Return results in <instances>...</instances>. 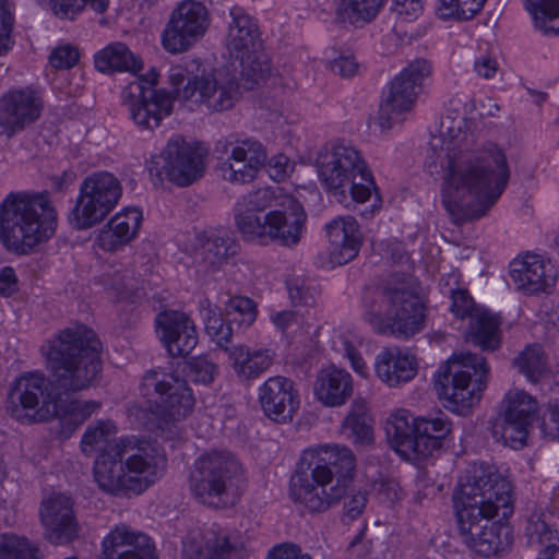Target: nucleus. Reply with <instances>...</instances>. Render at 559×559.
I'll return each mask as SVG.
<instances>
[{
    "label": "nucleus",
    "mask_w": 559,
    "mask_h": 559,
    "mask_svg": "<svg viewBox=\"0 0 559 559\" xmlns=\"http://www.w3.org/2000/svg\"><path fill=\"white\" fill-rule=\"evenodd\" d=\"M364 319L378 334L406 340L419 333L425 325V305L417 282L411 276H393L367 292Z\"/></svg>",
    "instance_id": "6"
},
{
    "label": "nucleus",
    "mask_w": 559,
    "mask_h": 559,
    "mask_svg": "<svg viewBox=\"0 0 559 559\" xmlns=\"http://www.w3.org/2000/svg\"><path fill=\"white\" fill-rule=\"evenodd\" d=\"M229 16L231 20L226 46L230 55L239 60L241 79L245 82V87L250 90L267 79L271 73L270 60L261 50L255 21L238 5L230 9Z\"/></svg>",
    "instance_id": "13"
},
{
    "label": "nucleus",
    "mask_w": 559,
    "mask_h": 559,
    "mask_svg": "<svg viewBox=\"0 0 559 559\" xmlns=\"http://www.w3.org/2000/svg\"><path fill=\"white\" fill-rule=\"evenodd\" d=\"M359 345L358 337L350 333H336L332 340V348L349 361L353 371L357 376L368 379L370 369L358 350Z\"/></svg>",
    "instance_id": "48"
},
{
    "label": "nucleus",
    "mask_w": 559,
    "mask_h": 559,
    "mask_svg": "<svg viewBox=\"0 0 559 559\" xmlns=\"http://www.w3.org/2000/svg\"><path fill=\"white\" fill-rule=\"evenodd\" d=\"M227 316L241 326L248 328L257 320L258 310L254 301L245 296H234L225 304Z\"/></svg>",
    "instance_id": "54"
},
{
    "label": "nucleus",
    "mask_w": 559,
    "mask_h": 559,
    "mask_svg": "<svg viewBox=\"0 0 559 559\" xmlns=\"http://www.w3.org/2000/svg\"><path fill=\"white\" fill-rule=\"evenodd\" d=\"M342 431L357 445L366 447L373 442L372 419L368 414L366 399H354L350 409L342 423Z\"/></svg>",
    "instance_id": "40"
},
{
    "label": "nucleus",
    "mask_w": 559,
    "mask_h": 559,
    "mask_svg": "<svg viewBox=\"0 0 559 559\" xmlns=\"http://www.w3.org/2000/svg\"><path fill=\"white\" fill-rule=\"evenodd\" d=\"M524 534L527 544L538 551V556L559 547L554 512L546 506H536L528 510Z\"/></svg>",
    "instance_id": "36"
},
{
    "label": "nucleus",
    "mask_w": 559,
    "mask_h": 559,
    "mask_svg": "<svg viewBox=\"0 0 559 559\" xmlns=\"http://www.w3.org/2000/svg\"><path fill=\"white\" fill-rule=\"evenodd\" d=\"M313 394L325 407H341L354 394V380L345 369L331 366L321 369L313 382Z\"/></svg>",
    "instance_id": "34"
},
{
    "label": "nucleus",
    "mask_w": 559,
    "mask_h": 559,
    "mask_svg": "<svg viewBox=\"0 0 559 559\" xmlns=\"http://www.w3.org/2000/svg\"><path fill=\"white\" fill-rule=\"evenodd\" d=\"M311 316H308L301 309L293 308L290 310L271 311L270 320L274 326L281 331L286 332L290 329H298L305 324H309Z\"/></svg>",
    "instance_id": "56"
},
{
    "label": "nucleus",
    "mask_w": 559,
    "mask_h": 559,
    "mask_svg": "<svg viewBox=\"0 0 559 559\" xmlns=\"http://www.w3.org/2000/svg\"><path fill=\"white\" fill-rule=\"evenodd\" d=\"M79 57V51L74 47L62 45L51 51L49 62L56 69H69L76 64Z\"/></svg>",
    "instance_id": "61"
},
{
    "label": "nucleus",
    "mask_w": 559,
    "mask_h": 559,
    "mask_svg": "<svg viewBox=\"0 0 559 559\" xmlns=\"http://www.w3.org/2000/svg\"><path fill=\"white\" fill-rule=\"evenodd\" d=\"M90 5L95 12L102 13L108 7L107 0H48V5L52 13L62 20H74L81 14L86 5Z\"/></svg>",
    "instance_id": "52"
},
{
    "label": "nucleus",
    "mask_w": 559,
    "mask_h": 559,
    "mask_svg": "<svg viewBox=\"0 0 559 559\" xmlns=\"http://www.w3.org/2000/svg\"><path fill=\"white\" fill-rule=\"evenodd\" d=\"M239 94V85L233 78L214 71L190 79L179 92V100L189 108L205 106L211 111H224L235 105Z\"/></svg>",
    "instance_id": "20"
},
{
    "label": "nucleus",
    "mask_w": 559,
    "mask_h": 559,
    "mask_svg": "<svg viewBox=\"0 0 559 559\" xmlns=\"http://www.w3.org/2000/svg\"><path fill=\"white\" fill-rule=\"evenodd\" d=\"M143 401L128 407L129 420L173 437L177 425L192 411L194 399L187 383L163 370H150L139 385Z\"/></svg>",
    "instance_id": "7"
},
{
    "label": "nucleus",
    "mask_w": 559,
    "mask_h": 559,
    "mask_svg": "<svg viewBox=\"0 0 559 559\" xmlns=\"http://www.w3.org/2000/svg\"><path fill=\"white\" fill-rule=\"evenodd\" d=\"M48 382L38 372H28L15 380L9 394V411L11 415L22 423L32 421L40 403H46L48 396Z\"/></svg>",
    "instance_id": "32"
},
{
    "label": "nucleus",
    "mask_w": 559,
    "mask_h": 559,
    "mask_svg": "<svg viewBox=\"0 0 559 559\" xmlns=\"http://www.w3.org/2000/svg\"><path fill=\"white\" fill-rule=\"evenodd\" d=\"M487 0H440L439 11L444 19L471 20L481 11Z\"/></svg>",
    "instance_id": "55"
},
{
    "label": "nucleus",
    "mask_w": 559,
    "mask_h": 559,
    "mask_svg": "<svg viewBox=\"0 0 559 559\" xmlns=\"http://www.w3.org/2000/svg\"><path fill=\"white\" fill-rule=\"evenodd\" d=\"M464 322H466V341L483 349L495 350L499 347L501 320L498 316L486 308H480L466 318Z\"/></svg>",
    "instance_id": "39"
},
{
    "label": "nucleus",
    "mask_w": 559,
    "mask_h": 559,
    "mask_svg": "<svg viewBox=\"0 0 559 559\" xmlns=\"http://www.w3.org/2000/svg\"><path fill=\"white\" fill-rule=\"evenodd\" d=\"M245 479L243 466L233 453L214 451L195 460L190 489L203 504L218 507L238 495Z\"/></svg>",
    "instance_id": "12"
},
{
    "label": "nucleus",
    "mask_w": 559,
    "mask_h": 559,
    "mask_svg": "<svg viewBox=\"0 0 559 559\" xmlns=\"http://www.w3.org/2000/svg\"><path fill=\"white\" fill-rule=\"evenodd\" d=\"M267 152L264 145L251 136L229 141L226 158L221 164L224 180L234 185L252 182L265 167Z\"/></svg>",
    "instance_id": "21"
},
{
    "label": "nucleus",
    "mask_w": 559,
    "mask_h": 559,
    "mask_svg": "<svg viewBox=\"0 0 559 559\" xmlns=\"http://www.w3.org/2000/svg\"><path fill=\"white\" fill-rule=\"evenodd\" d=\"M143 212L136 206H126L117 212L96 233L94 248L116 253L123 250L140 234Z\"/></svg>",
    "instance_id": "26"
},
{
    "label": "nucleus",
    "mask_w": 559,
    "mask_h": 559,
    "mask_svg": "<svg viewBox=\"0 0 559 559\" xmlns=\"http://www.w3.org/2000/svg\"><path fill=\"white\" fill-rule=\"evenodd\" d=\"M38 547L24 536L0 534V559H39Z\"/></svg>",
    "instance_id": "51"
},
{
    "label": "nucleus",
    "mask_w": 559,
    "mask_h": 559,
    "mask_svg": "<svg viewBox=\"0 0 559 559\" xmlns=\"http://www.w3.org/2000/svg\"><path fill=\"white\" fill-rule=\"evenodd\" d=\"M537 318L547 333L559 331V305L545 302L540 306Z\"/></svg>",
    "instance_id": "63"
},
{
    "label": "nucleus",
    "mask_w": 559,
    "mask_h": 559,
    "mask_svg": "<svg viewBox=\"0 0 559 559\" xmlns=\"http://www.w3.org/2000/svg\"><path fill=\"white\" fill-rule=\"evenodd\" d=\"M100 559H157L151 538L126 524L116 525L103 539Z\"/></svg>",
    "instance_id": "30"
},
{
    "label": "nucleus",
    "mask_w": 559,
    "mask_h": 559,
    "mask_svg": "<svg viewBox=\"0 0 559 559\" xmlns=\"http://www.w3.org/2000/svg\"><path fill=\"white\" fill-rule=\"evenodd\" d=\"M538 411V402L530 393L521 389L509 390L503 399V413L511 418L533 420Z\"/></svg>",
    "instance_id": "49"
},
{
    "label": "nucleus",
    "mask_w": 559,
    "mask_h": 559,
    "mask_svg": "<svg viewBox=\"0 0 559 559\" xmlns=\"http://www.w3.org/2000/svg\"><path fill=\"white\" fill-rule=\"evenodd\" d=\"M509 276L516 290L535 295L551 290L558 271L550 259L540 254L526 253L510 262Z\"/></svg>",
    "instance_id": "23"
},
{
    "label": "nucleus",
    "mask_w": 559,
    "mask_h": 559,
    "mask_svg": "<svg viewBox=\"0 0 559 559\" xmlns=\"http://www.w3.org/2000/svg\"><path fill=\"white\" fill-rule=\"evenodd\" d=\"M235 374L243 381L255 380L274 364L276 354L269 347L233 345L225 348Z\"/></svg>",
    "instance_id": "35"
},
{
    "label": "nucleus",
    "mask_w": 559,
    "mask_h": 559,
    "mask_svg": "<svg viewBox=\"0 0 559 559\" xmlns=\"http://www.w3.org/2000/svg\"><path fill=\"white\" fill-rule=\"evenodd\" d=\"M155 331L167 353L173 357L186 356L198 344L197 326L185 312L165 310L155 318Z\"/></svg>",
    "instance_id": "25"
},
{
    "label": "nucleus",
    "mask_w": 559,
    "mask_h": 559,
    "mask_svg": "<svg viewBox=\"0 0 559 559\" xmlns=\"http://www.w3.org/2000/svg\"><path fill=\"white\" fill-rule=\"evenodd\" d=\"M43 103L31 90L10 91L0 97V128L8 136L24 129L40 116Z\"/></svg>",
    "instance_id": "28"
},
{
    "label": "nucleus",
    "mask_w": 559,
    "mask_h": 559,
    "mask_svg": "<svg viewBox=\"0 0 559 559\" xmlns=\"http://www.w3.org/2000/svg\"><path fill=\"white\" fill-rule=\"evenodd\" d=\"M372 491L380 503L393 504L402 498V490L393 479H379L372 485Z\"/></svg>",
    "instance_id": "60"
},
{
    "label": "nucleus",
    "mask_w": 559,
    "mask_h": 559,
    "mask_svg": "<svg viewBox=\"0 0 559 559\" xmlns=\"http://www.w3.org/2000/svg\"><path fill=\"white\" fill-rule=\"evenodd\" d=\"M217 373L216 364L206 357H194L188 362L187 376L194 383L210 384Z\"/></svg>",
    "instance_id": "57"
},
{
    "label": "nucleus",
    "mask_w": 559,
    "mask_h": 559,
    "mask_svg": "<svg viewBox=\"0 0 559 559\" xmlns=\"http://www.w3.org/2000/svg\"><path fill=\"white\" fill-rule=\"evenodd\" d=\"M489 367L477 354H453L436 374L435 386L443 406L464 414L477 404L486 388Z\"/></svg>",
    "instance_id": "11"
},
{
    "label": "nucleus",
    "mask_w": 559,
    "mask_h": 559,
    "mask_svg": "<svg viewBox=\"0 0 559 559\" xmlns=\"http://www.w3.org/2000/svg\"><path fill=\"white\" fill-rule=\"evenodd\" d=\"M200 314L204 321L209 336L224 350L231 341V326L224 322L219 309L209 299L200 301Z\"/></svg>",
    "instance_id": "45"
},
{
    "label": "nucleus",
    "mask_w": 559,
    "mask_h": 559,
    "mask_svg": "<svg viewBox=\"0 0 559 559\" xmlns=\"http://www.w3.org/2000/svg\"><path fill=\"white\" fill-rule=\"evenodd\" d=\"M287 289L293 308L301 309L312 317L311 310L319 294L317 284L311 280L297 276L288 281Z\"/></svg>",
    "instance_id": "50"
},
{
    "label": "nucleus",
    "mask_w": 559,
    "mask_h": 559,
    "mask_svg": "<svg viewBox=\"0 0 559 559\" xmlns=\"http://www.w3.org/2000/svg\"><path fill=\"white\" fill-rule=\"evenodd\" d=\"M122 195L118 178L108 171L88 175L80 185L68 222L75 230H86L102 223Z\"/></svg>",
    "instance_id": "14"
},
{
    "label": "nucleus",
    "mask_w": 559,
    "mask_h": 559,
    "mask_svg": "<svg viewBox=\"0 0 559 559\" xmlns=\"http://www.w3.org/2000/svg\"><path fill=\"white\" fill-rule=\"evenodd\" d=\"M383 2L384 0H334L337 17L352 25L371 21Z\"/></svg>",
    "instance_id": "43"
},
{
    "label": "nucleus",
    "mask_w": 559,
    "mask_h": 559,
    "mask_svg": "<svg viewBox=\"0 0 559 559\" xmlns=\"http://www.w3.org/2000/svg\"><path fill=\"white\" fill-rule=\"evenodd\" d=\"M414 419L406 409H397L388 418L385 431L391 442L399 449L412 451L414 440Z\"/></svg>",
    "instance_id": "46"
},
{
    "label": "nucleus",
    "mask_w": 559,
    "mask_h": 559,
    "mask_svg": "<svg viewBox=\"0 0 559 559\" xmlns=\"http://www.w3.org/2000/svg\"><path fill=\"white\" fill-rule=\"evenodd\" d=\"M457 530L464 544L484 557L509 548L512 532L506 521L513 513L512 485L497 467L473 464L453 496Z\"/></svg>",
    "instance_id": "2"
},
{
    "label": "nucleus",
    "mask_w": 559,
    "mask_h": 559,
    "mask_svg": "<svg viewBox=\"0 0 559 559\" xmlns=\"http://www.w3.org/2000/svg\"><path fill=\"white\" fill-rule=\"evenodd\" d=\"M451 311L455 318L465 321L474 311L481 307L476 306L469 293L464 288L450 289Z\"/></svg>",
    "instance_id": "59"
},
{
    "label": "nucleus",
    "mask_w": 559,
    "mask_h": 559,
    "mask_svg": "<svg viewBox=\"0 0 559 559\" xmlns=\"http://www.w3.org/2000/svg\"><path fill=\"white\" fill-rule=\"evenodd\" d=\"M239 94V85L233 78L214 71L190 79L179 92V100L189 108L205 106L211 111H224L235 105Z\"/></svg>",
    "instance_id": "19"
},
{
    "label": "nucleus",
    "mask_w": 559,
    "mask_h": 559,
    "mask_svg": "<svg viewBox=\"0 0 559 559\" xmlns=\"http://www.w3.org/2000/svg\"><path fill=\"white\" fill-rule=\"evenodd\" d=\"M355 467V456L345 445L309 448L292 478L290 498L310 513L323 512L344 497Z\"/></svg>",
    "instance_id": "5"
},
{
    "label": "nucleus",
    "mask_w": 559,
    "mask_h": 559,
    "mask_svg": "<svg viewBox=\"0 0 559 559\" xmlns=\"http://www.w3.org/2000/svg\"><path fill=\"white\" fill-rule=\"evenodd\" d=\"M100 342L94 331L75 325L41 346L57 385L66 391L88 388L100 372Z\"/></svg>",
    "instance_id": "8"
},
{
    "label": "nucleus",
    "mask_w": 559,
    "mask_h": 559,
    "mask_svg": "<svg viewBox=\"0 0 559 559\" xmlns=\"http://www.w3.org/2000/svg\"><path fill=\"white\" fill-rule=\"evenodd\" d=\"M57 214L45 194L11 193L0 204V241L28 253L55 233Z\"/></svg>",
    "instance_id": "10"
},
{
    "label": "nucleus",
    "mask_w": 559,
    "mask_h": 559,
    "mask_svg": "<svg viewBox=\"0 0 559 559\" xmlns=\"http://www.w3.org/2000/svg\"><path fill=\"white\" fill-rule=\"evenodd\" d=\"M209 26L210 14L203 3L181 1L169 15L162 33V45L169 53L186 52L204 37Z\"/></svg>",
    "instance_id": "18"
},
{
    "label": "nucleus",
    "mask_w": 559,
    "mask_h": 559,
    "mask_svg": "<svg viewBox=\"0 0 559 559\" xmlns=\"http://www.w3.org/2000/svg\"><path fill=\"white\" fill-rule=\"evenodd\" d=\"M538 427L544 438L559 440V399L549 401L545 406Z\"/></svg>",
    "instance_id": "58"
},
{
    "label": "nucleus",
    "mask_w": 559,
    "mask_h": 559,
    "mask_svg": "<svg viewBox=\"0 0 559 559\" xmlns=\"http://www.w3.org/2000/svg\"><path fill=\"white\" fill-rule=\"evenodd\" d=\"M328 252L332 264L343 265L355 259L362 243L357 221L349 215L337 216L325 225Z\"/></svg>",
    "instance_id": "31"
},
{
    "label": "nucleus",
    "mask_w": 559,
    "mask_h": 559,
    "mask_svg": "<svg viewBox=\"0 0 559 559\" xmlns=\"http://www.w3.org/2000/svg\"><path fill=\"white\" fill-rule=\"evenodd\" d=\"M238 230L247 240L297 246L306 233L307 213L300 201L280 187L242 194L234 209Z\"/></svg>",
    "instance_id": "4"
},
{
    "label": "nucleus",
    "mask_w": 559,
    "mask_h": 559,
    "mask_svg": "<svg viewBox=\"0 0 559 559\" xmlns=\"http://www.w3.org/2000/svg\"><path fill=\"white\" fill-rule=\"evenodd\" d=\"M206 151L176 135L168 140L164 151L152 158L150 171L163 174L177 186H189L205 170Z\"/></svg>",
    "instance_id": "17"
},
{
    "label": "nucleus",
    "mask_w": 559,
    "mask_h": 559,
    "mask_svg": "<svg viewBox=\"0 0 559 559\" xmlns=\"http://www.w3.org/2000/svg\"><path fill=\"white\" fill-rule=\"evenodd\" d=\"M442 121L430 145L444 169L442 204L456 224L479 218L496 204L510 180L506 152L488 142L476 145L471 122L463 117Z\"/></svg>",
    "instance_id": "1"
},
{
    "label": "nucleus",
    "mask_w": 559,
    "mask_h": 559,
    "mask_svg": "<svg viewBox=\"0 0 559 559\" xmlns=\"http://www.w3.org/2000/svg\"><path fill=\"white\" fill-rule=\"evenodd\" d=\"M266 559H313L309 554L304 552L295 544L284 543L274 546L269 552Z\"/></svg>",
    "instance_id": "64"
},
{
    "label": "nucleus",
    "mask_w": 559,
    "mask_h": 559,
    "mask_svg": "<svg viewBox=\"0 0 559 559\" xmlns=\"http://www.w3.org/2000/svg\"><path fill=\"white\" fill-rule=\"evenodd\" d=\"M130 281L118 270H109L102 274L100 283L108 295L121 301H134L138 292L133 290Z\"/></svg>",
    "instance_id": "53"
},
{
    "label": "nucleus",
    "mask_w": 559,
    "mask_h": 559,
    "mask_svg": "<svg viewBox=\"0 0 559 559\" xmlns=\"http://www.w3.org/2000/svg\"><path fill=\"white\" fill-rule=\"evenodd\" d=\"M185 250L191 255L195 271L204 276L218 271L235 252L233 239L224 229L194 234L188 239Z\"/></svg>",
    "instance_id": "24"
},
{
    "label": "nucleus",
    "mask_w": 559,
    "mask_h": 559,
    "mask_svg": "<svg viewBox=\"0 0 559 559\" xmlns=\"http://www.w3.org/2000/svg\"><path fill=\"white\" fill-rule=\"evenodd\" d=\"M531 423L528 419L511 418L502 414L492 426V435L506 445L521 449L526 444Z\"/></svg>",
    "instance_id": "44"
},
{
    "label": "nucleus",
    "mask_w": 559,
    "mask_h": 559,
    "mask_svg": "<svg viewBox=\"0 0 559 559\" xmlns=\"http://www.w3.org/2000/svg\"><path fill=\"white\" fill-rule=\"evenodd\" d=\"M535 28L549 35H559V0H522Z\"/></svg>",
    "instance_id": "42"
},
{
    "label": "nucleus",
    "mask_w": 559,
    "mask_h": 559,
    "mask_svg": "<svg viewBox=\"0 0 559 559\" xmlns=\"http://www.w3.org/2000/svg\"><path fill=\"white\" fill-rule=\"evenodd\" d=\"M100 402L88 400L60 401L55 404V415L59 418L64 433H72L93 414L99 412Z\"/></svg>",
    "instance_id": "41"
},
{
    "label": "nucleus",
    "mask_w": 559,
    "mask_h": 559,
    "mask_svg": "<svg viewBox=\"0 0 559 559\" xmlns=\"http://www.w3.org/2000/svg\"><path fill=\"white\" fill-rule=\"evenodd\" d=\"M514 365L531 382H537L548 372L547 356L538 344L527 345L516 356Z\"/></svg>",
    "instance_id": "47"
},
{
    "label": "nucleus",
    "mask_w": 559,
    "mask_h": 559,
    "mask_svg": "<svg viewBox=\"0 0 559 559\" xmlns=\"http://www.w3.org/2000/svg\"><path fill=\"white\" fill-rule=\"evenodd\" d=\"M94 64L102 73L129 72L136 74L143 69V60L121 41H114L94 55Z\"/></svg>",
    "instance_id": "38"
},
{
    "label": "nucleus",
    "mask_w": 559,
    "mask_h": 559,
    "mask_svg": "<svg viewBox=\"0 0 559 559\" xmlns=\"http://www.w3.org/2000/svg\"><path fill=\"white\" fill-rule=\"evenodd\" d=\"M259 402L264 414L274 421L286 423L299 408V394L295 383L286 377L274 376L258 389Z\"/></svg>",
    "instance_id": "27"
},
{
    "label": "nucleus",
    "mask_w": 559,
    "mask_h": 559,
    "mask_svg": "<svg viewBox=\"0 0 559 559\" xmlns=\"http://www.w3.org/2000/svg\"><path fill=\"white\" fill-rule=\"evenodd\" d=\"M233 550L229 531L212 524L183 543V559H229Z\"/></svg>",
    "instance_id": "33"
},
{
    "label": "nucleus",
    "mask_w": 559,
    "mask_h": 559,
    "mask_svg": "<svg viewBox=\"0 0 559 559\" xmlns=\"http://www.w3.org/2000/svg\"><path fill=\"white\" fill-rule=\"evenodd\" d=\"M157 79V72L152 69L129 83L121 92L122 103L128 107L133 122L141 129L157 128L173 110V96L165 90H154Z\"/></svg>",
    "instance_id": "16"
},
{
    "label": "nucleus",
    "mask_w": 559,
    "mask_h": 559,
    "mask_svg": "<svg viewBox=\"0 0 559 559\" xmlns=\"http://www.w3.org/2000/svg\"><path fill=\"white\" fill-rule=\"evenodd\" d=\"M117 432L112 420H96L86 427L81 450L87 456L102 450L94 461L93 476L103 491L141 495L162 476L165 454L154 442L136 436H122L108 444Z\"/></svg>",
    "instance_id": "3"
},
{
    "label": "nucleus",
    "mask_w": 559,
    "mask_h": 559,
    "mask_svg": "<svg viewBox=\"0 0 559 559\" xmlns=\"http://www.w3.org/2000/svg\"><path fill=\"white\" fill-rule=\"evenodd\" d=\"M319 179L332 198L350 207L367 202L377 186L361 153L344 141L326 143L318 153Z\"/></svg>",
    "instance_id": "9"
},
{
    "label": "nucleus",
    "mask_w": 559,
    "mask_h": 559,
    "mask_svg": "<svg viewBox=\"0 0 559 559\" xmlns=\"http://www.w3.org/2000/svg\"><path fill=\"white\" fill-rule=\"evenodd\" d=\"M426 0H393L392 10L403 21L417 20L423 11Z\"/></svg>",
    "instance_id": "62"
},
{
    "label": "nucleus",
    "mask_w": 559,
    "mask_h": 559,
    "mask_svg": "<svg viewBox=\"0 0 559 559\" xmlns=\"http://www.w3.org/2000/svg\"><path fill=\"white\" fill-rule=\"evenodd\" d=\"M431 73V67L425 59H417L405 67L390 83L378 116L382 131L403 122L414 107L423 81Z\"/></svg>",
    "instance_id": "15"
},
{
    "label": "nucleus",
    "mask_w": 559,
    "mask_h": 559,
    "mask_svg": "<svg viewBox=\"0 0 559 559\" xmlns=\"http://www.w3.org/2000/svg\"><path fill=\"white\" fill-rule=\"evenodd\" d=\"M73 500L62 492H52L45 497L39 507V520L44 527V537L52 545H63L76 538V522Z\"/></svg>",
    "instance_id": "22"
},
{
    "label": "nucleus",
    "mask_w": 559,
    "mask_h": 559,
    "mask_svg": "<svg viewBox=\"0 0 559 559\" xmlns=\"http://www.w3.org/2000/svg\"><path fill=\"white\" fill-rule=\"evenodd\" d=\"M377 378L389 388L411 382L418 372V361L411 349L396 345L383 347L374 357Z\"/></svg>",
    "instance_id": "29"
},
{
    "label": "nucleus",
    "mask_w": 559,
    "mask_h": 559,
    "mask_svg": "<svg viewBox=\"0 0 559 559\" xmlns=\"http://www.w3.org/2000/svg\"><path fill=\"white\" fill-rule=\"evenodd\" d=\"M451 431V423L444 414L416 417L412 452L417 457L430 456L438 451Z\"/></svg>",
    "instance_id": "37"
}]
</instances>
